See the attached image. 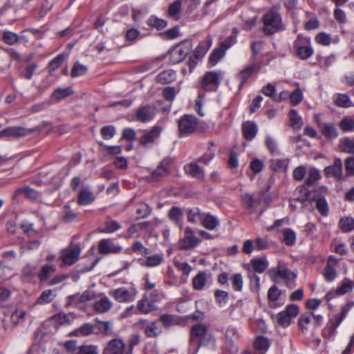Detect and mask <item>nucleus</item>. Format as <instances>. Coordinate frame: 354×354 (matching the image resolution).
I'll return each instance as SVG.
<instances>
[{"instance_id":"nucleus-1","label":"nucleus","mask_w":354,"mask_h":354,"mask_svg":"<svg viewBox=\"0 0 354 354\" xmlns=\"http://www.w3.org/2000/svg\"><path fill=\"white\" fill-rule=\"evenodd\" d=\"M214 338L204 324H195L190 330L189 354H196L201 346L214 344Z\"/></svg>"},{"instance_id":"nucleus-2","label":"nucleus","mask_w":354,"mask_h":354,"mask_svg":"<svg viewBox=\"0 0 354 354\" xmlns=\"http://www.w3.org/2000/svg\"><path fill=\"white\" fill-rule=\"evenodd\" d=\"M263 32L266 35H272L283 28L280 14L274 10H270L263 17Z\"/></svg>"},{"instance_id":"nucleus-3","label":"nucleus","mask_w":354,"mask_h":354,"mask_svg":"<svg viewBox=\"0 0 354 354\" xmlns=\"http://www.w3.org/2000/svg\"><path fill=\"white\" fill-rule=\"evenodd\" d=\"M293 48L297 56L303 60L308 59L314 53L310 38L308 37L298 35L293 43Z\"/></svg>"},{"instance_id":"nucleus-4","label":"nucleus","mask_w":354,"mask_h":354,"mask_svg":"<svg viewBox=\"0 0 354 354\" xmlns=\"http://www.w3.org/2000/svg\"><path fill=\"white\" fill-rule=\"evenodd\" d=\"M198 119L193 115H184L178 120V127L180 137L192 135L196 130Z\"/></svg>"},{"instance_id":"nucleus-5","label":"nucleus","mask_w":354,"mask_h":354,"mask_svg":"<svg viewBox=\"0 0 354 354\" xmlns=\"http://www.w3.org/2000/svg\"><path fill=\"white\" fill-rule=\"evenodd\" d=\"M223 77V73L221 71H208L201 79V87L206 91H215Z\"/></svg>"},{"instance_id":"nucleus-6","label":"nucleus","mask_w":354,"mask_h":354,"mask_svg":"<svg viewBox=\"0 0 354 354\" xmlns=\"http://www.w3.org/2000/svg\"><path fill=\"white\" fill-rule=\"evenodd\" d=\"M173 158L166 157L158 164L156 169L151 171L149 177L151 181H159L162 178L169 174L173 163Z\"/></svg>"},{"instance_id":"nucleus-7","label":"nucleus","mask_w":354,"mask_h":354,"mask_svg":"<svg viewBox=\"0 0 354 354\" xmlns=\"http://www.w3.org/2000/svg\"><path fill=\"white\" fill-rule=\"evenodd\" d=\"M81 253V248L78 244L69 245L62 250L59 259L65 266H72L77 261Z\"/></svg>"},{"instance_id":"nucleus-8","label":"nucleus","mask_w":354,"mask_h":354,"mask_svg":"<svg viewBox=\"0 0 354 354\" xmlns=\"http://www.w3.org/2000/svg\"><path fill=\"white\" fill-rule=\"evenodd\" d=\"M180 248L183 250H189L196 248L201 240L195 236L194 230L187 227L185 228L183 237L180 239Z\"/></svg>"},{"instance_id":"nucleus-9","label":"nucleus","mask_w":354,"mask_h":354,"mask_svg":"<svg viewBox=\"0 0 354 354\" xmlns=\"http://www.w3.org/2000/svg\"><path fill=\"white\" fill-rule=\"evenodd\" d=\"M163 128L160 124L154 125L150 131L146 132L140 137L139 142L141 145L149 147H151L160 138Z\"/></svg>"},{"instance_id":"nucleus-10","label":"nucleus","mask_w":354,"mask_h":354,"mask_svg":"<svg viewBox=\"0 0 354 354\" xmlns=\"http://www.w3.org/2000/svg\"><path fill=\"white\" fill-rule=\"evenodd\" d=\"M157 109L153 105L145 104L140 106L136 113V120L142 123L151 121L156 115Z\"/></svg>"},{"instance_id":"nucleus-11","label":"nucleus","mask_w":354,"mask_h":354,"mask_svg":"<svg viewBox=\"0 0 354 354\" xmlns=\"http://www.w3.org/2000/svg\"><path fill=\"white\" fill-rule=\"evenodd\" d=\"M276 274L279 277L286 280V286L288 288H292L295 286V279L297 275L288 269L285 263L282 261L279 262Z\"/></svg>"},{"instance_id":"nucleus-12","label":"nucleus","mask_w":354,"mask_h":354,"mask_svg":"<svg viewBox=\"0 0 354 354\" xmlns=\"http://www.w3.org/2000/svg\"><path fill=\"white\" fill-rule=\"evenodd\" d=\"M126 343L121 338L110 340L104 347L103 354H126Z\"/></svg>"},{"instance_id":"nucleus-13","label":"nucleus","mask_w":354,"mask_h":354,"mask_svg":"<svg viewBox=\"0 0 354 354\" xmlns=\"http://www.w3.org/2000/svg\"><path fill=\"white\" fill-rule=\"evenodd\" d=\"M324 173L328 177H333L337 180H343L345 178L342 174V162L340 158H336L332 165L324 169Z\"/></svg>"},{"instance_id":"nucleus-14","label":"nucleus","mask_w":354,"mask_h":354,"mask_svg":"<svg viewBox=\"0 0 354 354\" xmlns=\"http://www.w3.org/2000/svg\"><path fill=\"white\" fill-rule=\"evenodd\" d=\"M122 249L120 245H115L111 239H101L98 244V252L101 254H118Z\"/></svg>"},{"instance_id":"nucleus-15","label":"nucleus","mask_w":354,"mask_h":354,"mask_svg":"<svg viewBox=\"0 0 354 354\" xmlns=\"http://www.w3.org/2000/svg\"><path fill=\"white\" fill-rule=\"evenodd\" d=\"M183 169L187 175L197 180H203L205 178L204 169L196 162H191L185 165Z\"/></svg>"},{"instance_id":"nucleus-16","label":"nucleus","mask_w":354,"mask_h":354,"mask_svg":"<svg viewBox=\"0 0 354 354\" xmlns=\"http://www.w3.org/2000/svg\"><path fill=\"white\" fill-rule=\"evenodd\" d=\"M115 301L120 303L131 302L134 300V295L125 288H119L109 292Z\"/></svg>"},{"instance_id":"nucleus-17","label":"nucleus","mask_w":354,"mask_h":354,"mask_svg":"<svg viewBox=\"0 0 354 354\" xmlns=\"http://www.w3.org/2000/svg\"><path fill=\"white\" fill-rule=\"evenodd\" d=\"M30 133L29 129L24 127H10L1 131V136L3 138H19L26 136Z\"/></svg>"},{"instance_id":"nucleus-18","label":"nucleus","mask_w":354,"mask_h":354,"mask_svg":"<svg viewBox=\"0 0 354 354\" xmlns=\"http://www.w3.org/2000/svg\"><path fill=\"white\" fill-rule=\"evenodd\" d=\"M209 281H211V274L206 271L199 272L192 279V286L194 290H203Z\"/></svg>"},{"instance_id":"nucleus-19","label":"nucleus","mask_w":354,"mask_h":354,"mask_svg":"<svg viewBox=\"0 0 354 354\" xmlns=\"http://www.w3.org/2000/svg\"><path fill=\"white\" fill-rule=\"evenodd\" d=\"M354 306L353 301H349L342 307L341 313L337 316L336 320L333 322L330 328L331 334H334L342 322L345 319L348 312Z\"/></svg>"},{"instance_id":"nucleus-20","label":"nucleus","mask_w":354,"mask_h":354,"mask_svg":"<svg viewBox=\"0 0 354 354\" xmlns=\"http://www.w3.org/2000/svg\"><path fill=\"white\" fill-rule=\"evenodd\" d=\"M318 126L323 136L329 140H334L338 137V131L333 123H319Z\"/></svg>"},{"instance_id":"nucleus-21","label":"nucleus","mask_w":354,"mask_h":354,"mask_svg":"<svg viewBox=\"0 0 354 354\" xmlns=\"http://www.w3.org/2000/svg\"><path fill=\"white\" fill-rule=\"evenodd\" d=\"M191 47L189 44L178 45L175 47L171 53V57L175 62L183 61L190 52Z\"/></svg>"},{"instance_id":"nucleus-22","label":"nucleus","mask_w":354,"mask_h":354,"mask_svg":"<svg viewBox=\"0 0 354 354\" xmlns=\"http://www.w3.org/2000/svg\"><path fill=\"white\" fill-rule=\"evenodd\" d=\"M258 132L257 125L252 121H247L242 124V134L247 140H253Z\"/></svg>"},{"instance_id":"nucleus-23","label":"nucleus","mask_w":354,"mask_h":354,"mask_svg":"<svg viewBox=\"0 0 354 354\" xmlns=\"http://www.w3.org/2000/svg\"><path fill=\"white\" fill-rule=\"evenodd\" d=\"M260 69V66L257 64H253L246 67L245 69L242 70L237 75L236 79L239 82V88L241 89L243 86L244 84L248 80V78L251 76L253 72L257 71Z\"/></svg>"},{"instance_id":"nucleus-24","label":"nucleus","mask_w":354,"mask_h":354,"mask_svg":"<svg viewBox=\"0 0 354 354\" xmlns=\"http://www.w3.org/2000/svg\"><path fill=\"white\" fill-rule=\"evenodd\" d=\"M112 306V301L106 296H103L95 301L93 309L98 313H105L110 310Z\"/></svg>"},{"instance_id":"nucleus-25","label":"nucleus","mask_w":354,"mask_h":354,"mask_svg":"<svg viewBox=\"0 0 354 354\" xmlns=\"http://www.w3.org/2000/svg\"><path fill=\"white\" fill-rule=\"evenodd\" d=\"M313 316L314 314L312 312H306L300 315L298 319V325L303 333H307L313 325L312 322Z\"/></svg>"},{"instance_id":"nucleus-26","label":"nucleus","mask_w":354,"mask_h":354,"mask_svg":"<svg viewBox=\"0 0 354 354\" xmlns=\"http://www.w3.org/2000/svg\"><path fill=\"white\" fill-rule=\"evenodd\" d=\"M137 308L140 313L148 314L156 309V306L149 299L147 293H145L138 301Z\"/></svg>"},{"instance_id":"nucleus-27","label":"nucleus","mask_w":354,"mask_h":354,"mask_svg":"<svg viewBox=\"0 0 354 354\" xmlns=\"http://www.w3.org/2000/svg\"><path fill=\"white\" fill-rule=\"evenodd\" d=\"M163 260V254H155L147 257L145 259H141L140 265L147 268H153L160 266Z\"/></svg>"},{"instance_id":"nucleus-28","label":"nucleus","mask_w":354,"mask_h":354,"mask_svg":"<svg viewBox=\"0 0 354 354\" xmlns=\"http://www.w3.org/2000/svg\"><path fill=\"white\" fill-rule=\"evenodd\" d=\"M333 101L335 106L341 108H349L354 106L347 94L336 93L333 96Z\"/></svg>"},{"instance_id":"nucleus-29","label":"nucleus","mask_w":354,"mask_h":354,"mask_svg":"<svg viewBox=\"0 0 354 354\" xmlns=\"http://www.w3.org/2000/svg\"><path fill=\"white\" fill-rule=\"evenodd\" d=\"M95 201L93 193L88 189L81 190L78 194L77 203L80 205H87Z\"/></svg>"},{"instance_id":"nucleus-30","label":"nucleus","mask_w":354,"mask_h":354,"mask_svg":"<svg viewBox=\"0 0 354 354\" xmlns=\"http://www.w3.org/2000/svg\"><path fill=\"white\" fill-rule=\"evenodd\" d=\"M201 224L207 230H214L219 225V221L216 216L205 213Z\"/></svg>"},{"instance_id":"nucleus-31","label":"nucleus","mask_w":354,"mask_h":354,"mask_svg":"<svg viewBox=\"0 0 354 354\" xmlns=\"http://www.w3.org/2000/svg\"><path fill=\"white\" fill-rule=\"evenodd\" d=\"M20 195H24L28 198L35 200L38 198L39 193L28 186H24L16 189L13 195V198L16 199Z\"/></svg>"},{"instance_id":"nucleus-32","label":"nucleus","mask_w":354,"mask_h":354,"mask_svg":"<svg viewBox=\"0 0 354 354\" xmlns=\"http://www.w3.org/2000/svg\"><path fill=\"white\" fill-rule=\"evenodd\" d=\"M56 271V266L54 264L44 265L39 272L37 274L38 278L41 282H45L49 279L50 277Z\"/></svg>"},{"instance_id":"nucleus-33","label":"nucleus","mask_w":354,"mask_h":354,"mask_svg":"<svg viewBox=\"0 0 354 354\" xmlns=\"http://www.w3.org/2000/svg\"><path fill=\"white\" fill-rule=\"evenodd\" d=\"M176 77L175 71L167 70L160 73L156 77V81L162 84H169L174 81Z\"/></svg>"},{"instance_id":"nucleus-34","label":"nucleus","mask_w":354,"mask_h":354,"mask_svg":"<svg viewBox=\"0 0 354 354\" xmlns=\"http://www.w3.org/2000/svg\"><path fill=\"white\" fill-rule=\"evenodd\" d=\"M68 298L71 304L76 306L91 300L93 298V294L88 291H85L82 294L69 296Z\"/></svg>"},{"instance_id":"nucleus-35","label":"nucleus","mask_w":354,"mask_h":354,"mask_svg":"<svg viewBox=\"0 0 354 354\" xmlns=\"http://www.w3.org/2000/svg\"><path fill=\"white\" fill-rule=\"evenodd\" d=\"M144 333L147 337L153 338L160 334L161 328L156 322H153L144 326Z\"/></svg>"},{"instance_id":"nucleus-36","label":"nucleus","mask_w":354,"mask_h":354,"mask_svg":"<svg viewBox=\"0 0 354 354\" xmlns=\"http://www.w3.org/2000/svg\"><path fill=\"white\" fill-rule=\"evenodd\" d=\"M56 297L55 291L48 289L43 291L40 296L37 299L35 304L37 305H44L50 303Z\"/></svg>"},{"instance_id":"nucleus-37","label":"nucleus","mask_w":354,"mask_h":354,"mask_svg":"<svg viewBox=\"0 0 354 354\" xmlns=\"http://www.w3.org/2000/svg\"><path fill=\"white\" fill-rule=\"evenodd\" d=\"M339 147L343 152L354 154V136L340 139Z\"/></svg>"},{"instance_id":"nucleus-38","label":"nucleus","mask_w":354,"mask_h":354,"mask_svg":"<svg viewBox=\"0 0 354 354\" xmlns=\"http://www.w3.org/2000/svg\"><path fill=\"white\" fill-rule=\"evenodd\" d=\"M187 221L192 223H201L204 212H202L198 207L187 209Z\"/></svg>"},{"instance_id":"nucleus-39","label":"nucleus","mask_w":354,"mask_h":354,"mask_svg":"<svg viewBox=\"0 0 354 354\" xmlns=\"http://www.w3.org/2000/svg\"><path fill=\"white\" fill-rule=\"evenodd\" d=\"M212 41L210 37L201 41L195 50V55L196 57L203 56L209 48L211 47Z\"/></svg>"},{"instance_id":"nucleus-40","label":"nucleus","mask_w":354,"mask_h":354,"mask_svg":"<svg viewBox=\"0 0 354 354\" xmlns=\"http://www.w3.org/2000/svg\"><path fill=\"white\" fill-rule=\"evenodd\" d=\"M250 263L255 272L263 273L268 266L266 259L254 258L250 261Z\"/></svg>"},{"instance_id":"nucleus-41","label":"nucleus","mask_w":354,"mask_h":354,"mask_svg":"<svg viewBox=\"0 0 354 354\" xmlns=\"http://www.w3.org/2000/svg\"><path fill=\"white\" fill-rule=\"evenodd\" d=\"M281 295V292L276 286H271L268 291V299L270 302V306L276 308V301Z\"/></svg>"},{"instance_id":"nucleus-42","label":"nucleus","mask_w":354,"mask_h":354,"mask_svg":"<svg viewBox=\"0 0 354 354\" xmlns=\"http://www.w3.org/2000/svg\"><path fill=\"white\" fill-rule=\"evenodd\" d=\"M289 118L290 125L293 129H300L301 128L303 125L302 118L296 110L292 109L290 111Z\"/></svg>"},{"instance_id":"nucleus-43","label":"nucleus","mask_w":354,"mask_h":354,"mask_svg":"<svg viewBox=\"0 0 354 354\" xmlns=\"http://www.w3.org/2000/svg\"><path fill=\"white\" fill-rule=\"evenodd\" d=\"M225 55L224 49L220 46L214 49L209 57V63L214 66Z\"/></svg>"},{"instance_id":"nucleus-44","label":"nucleus","mask_w":354,"mask_h":354,"mask_svg":"<svg viewBox=\"0 0 354 354\" xmlns=\"http://www.w3.org/2000/svg\"><path fill=\"white\" fill-rule=\"evenodd\" d=\"M242 202L245 209H252L255 208L256 205L259 203V199L254 198L250 194L245 193L242 196Z\"/></svg>"},{"instance_id":"nucleus-45","label":"nucleus","mask_w":354,"mask_h":354,"mask_svg":"<svg viewBox=\"0 0 354 354\" xmlns=\"http://www.w3.org/2000/svg\"><path fill=\"white\" fill-rule=\"evenodd\" d=\"M121 228V225L114 220H108L103 224V227L100 230L103 233H113Z\"/></svg>"},{"instance_id":"nucleus-46","label":"nucleus","mask_w":354,"mask_h":354,"mask_svg":"<svg viewBox=\"0 0 354 354\" xmlns=\"http://www.w3.org/2000/svg\"><path fill=\"white\" fill-rule=\"evenodd\" d=\"M147 23L149 26L155 28L157 30H162L167 25V22L165 20L158 18L153 15L151 16L147 19Z\"/></svg>"},{"instance_id":"nucleus-47","label":"nucleus","mask_w":354,"mask_h":354,"mask_svg":"<svg viewBox=\"0 0 354 354\" xmlns=\"http://www.w3.org/2000/svg\"><path fill=\"white\" fill-rule=\"evenodd\" d=\"M140 342V335L138 333H134L130 335L127 343L126 344V348L127 352L126 354H133V348Z\"/></svg>"},{"instance_id":"nucleus-48","label":"nucleus","mask_w":354,"mask_h":354,"mask_svg":"<svg viewBox=\"0 0 354 354\" xmlns=\"http://www.w3.org/2000/svg\"><path fill=\"white\" fill-rule=\"evenodd\" d=\"M26 313L22 309H16L11 315L12 323L15 325L21 324L24 322Z\"/></svg>"},{"instance_id":"nucleus-49","label":"nucleus","mask_w":354,"mask_h":354,"mask_svg":"<svg viewBox=\"0 0 354 354\" xmlns=\"http://www.w3.org/2000/svg\"><path fill=\"white\" fill-rule=\"evenodd\" d=\"M22 277L26 280H30L37 275V268L34 265L27 264L22 270Z\"/></svg>"},{"instance_id":"nucleus-50","label":"nucleus","mask_w":354,"mask_h":354,"mask_svg":"<svg viewBox=\"0 0 354 354\" xmlns=\"http://www.w3.org/2000/svg\"><path fill=\"white\" fill-rule=\"evenodd\" d=\"M174 265L185 275L186 278L192 271V267L187 262L182 261L176 258L174 259Z\"/></svg>"},{"instance_id":"nucleus-51","label":"nucleus","mask_w":354,"mask_h":354,"mask_svg":"<svg viewBox=\"0 0 354 354\" xmlns=\"http://www.w3.org/2000/svg\"><path fill=\"white\" fill-rule=\"evenodd\" d=\"M276 322L283 328L289 326L292 322V319L283 311L276 315Z\"/></svg>"},{"instance_id":"nucleus-52","label":"nucleus","mask_w":354,"mask_h":354,"mask_svg":"<svg viewBox=\"0 0 354 354\" xmlns=\"http://www.w3.org/2000/svg\"><path fill=\"white\" fill-rule=\"evenodd\" d=\"M283 241L285 243L286 245H293L295 243L296 234L290 228H286L283 230Z\"/></svg>"},{"instance_id":"nucleus-53","label":"nucleus","mask_w":354,"mask_h":354,"mask_svg":"<svg viewBox=\"0 0 354 354\" xmlns=\"http://www.w3.org/2000/svg\"><path fill=\"white\" fill-rule=\"evenodd\" d=\"M73 91L70 88H58L53 93L52 97L57 101L70 96L73 94Z\"/></svg>"},{"instance_id":"nucleus-54","label":"nucleus","mask_w":354,"mask_h":354,"mask_svg":"<svg viewBox=\"0 0 354 354\" xmlns=\"http://www.w3.org/2000/svg\"><path fill=\"white\" fill-rule=\"evenodd\" d=\"M87 67L79 62H76L71 70V75L73 77H79L81 75H84L87 72Z\"/></svg>"},{"instance_id":"nucleus-55","label":"nucleus","mask_w":354,"mask_h":354,"mask_svg":"<svg viewBox=\"0 0 354 354\" xmlns=\"http://www.w3.org/2000/svg\"><path fill=\"white\" fill-rule=\"evenodd\" d=\"M254 347L257 350L265 352L270 346L269 340L266 337L259 336L254 341Z\"/></svg>"},{"instance_id":"nucleus-56","label":"nucleus","mask_w":354,"mask_h":354,"mask_svg":"<svg viewBox=\"0 0 354 354\" xmlns=\"http://www.w3.org/2000/svg\"><path fill=\"white\" fill-rule=\"evenodd\" d=\"M340 129L344 132H349L354 129V120L349 118H344L339 123Z\"/></svg>"},{"instance_id":"nucleus-57","label":"nucleus","mask_w":354,"mask_h":354,"mask_svg":"<svg viewBox=\"0 0 354 354\" xmlns=\"http://www.w3.org/2000/svg\"><path fill=\"white\" fill-rule=\"evenodd\" d=\"M339 227L344 232H349L354 230V219L349 217H344L339 222Z\"/></svg>"},{"instance_id":"nucleus-58","label":"nucleus","mask_w":354,"mask_h":354,"mask_svg":"<svg viewBox=\"0 0 354 354\" xmlns=\"http://www.w3.org/2000/svg\"><path fill=\"white\" fill-rule=\"evenodd\" d=\"M64 59L65 55L64 54H59L52 59L48 64L49 73H51L57 69L62 65Z\"/></svg>"},{"instance_id":"nucleus-59","label":"nucleus","mask_w":354,"mask_h":354,"mask_svg":"<svg viewBox=\"0 0 354 354\" xmlns=\"http://www.w3.org/2000/svg\"><path fill=\"white\" fill-rule=\"evenodd\" d=\"M169 218L178 224L183 218V212L180 207H173L169 212Z\"/></svg>"},{"instance_id":"nucleus-60","label":"nucleus","mask_w":354,"mask_h":354,"mask_svg":"<svg viewBox=\"0 0 354 354\" xmlns=\"http://www.w3.org/2000/svg\"><path fill=\"white\" fill-rule=\"evenodd\" d=\"M232 288L235 291H241L243 285V277L241 274H235L231 279Z\"/></svg>"},{"instance_id":"nucleus-61","label":"nucleus","mask_w":354,"mask_h":354,"mask_svg":"<svg viewBox=\"0 0 354 354\" xmlns=\"http://www.w3.org/2000/svg\"><path fill=\"white\" fill-rule=\"evenodd\" d=\"M151 212V208L147 203H140L138 204L136 209V214L138 215L139 218H146Z\"/></svg>"},{"instance_id":"nucleus-62","label":"nucleus","mask_w":354,"mask_h":354,"mask_svg":"<svg viewBox=\"0 0 354 354\" xmlns=\"http://www.w3.org/2000/svg\"><path fill=\"white\" fill-rule=\"evenodd\" d=\"M2 39L6 44L13 45L18 41L19 36L15 32L5 31L3 33Z\"/></svg>"},{"instance_id":"nucleus-63","label":"nucleus","mask_w":354,"mask_h":354,"mask_svg":"<svg viewBox=\"0 0 354 354\" xmlns=\"http://www.w3.org/2000/svg\"><path fill=\"white\" fill-rule=\"evenodd\" d=\"M353 290V282L349 279H344L342 284L337 289V294L343 295L351 292Z\"/></svg>"},{"instance_id":"nucleus-64","label":"nucleus","mask_w":354,"mask_h":354,"mask_svg":"<svg viewBox=\"0 0 354 354\" xmlns=\"http://www.w3.org/2000/svg\"><path fill=\"white\" fill-rule=\"evenodd\" d=\"M289 165V159L282 158L272 160V167L274 170H286Z\"/></svg>"}]
</instances>
